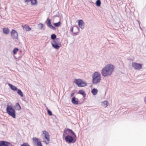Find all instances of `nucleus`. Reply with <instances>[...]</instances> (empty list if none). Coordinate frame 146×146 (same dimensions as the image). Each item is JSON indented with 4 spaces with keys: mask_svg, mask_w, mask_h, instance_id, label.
I'll return each mask as SVG.
<instances>
[{
    "mask_svg": "<svg viewBox=\"0 0 146 146\" xmlns=\"http://www.w3.org/2000/svg\"><path fill=\"white\" fill-rule=\"evenodd\" d=\"M63 138L68 143L72 144L76 142L77 137L76 134L72 129L66 128L63 131Z\"/></svg>",
    "mask_w": 146,
    "mask_h": 146,
    "instance_id": "obj_1",
    "label": "nucleus"
},
{
    "mask_svg": "<svg viewBox=\"0 0 146 146\" xmlns=\"http://www.w3.org/2000/svg\"><path fill=\"white\" fill-rule=\"evenodd\" d=\"M114 69L113 66L108 64L106 65L102 69L101 74L104 77L110 76L111 75Z\"/></svg>",
    "mask_w": 146,
    "mask_h": 146,
    "instance_id": "obj_2",
    "label": "nucleus"
},
{
    "mask_svg": "<svg viewBox=\"0 0 146 146\" xmlns=\"http://www.w3.org/2000/svg\"><path fill=\"white\" fill-rule=\"evenodd\" d=\"M6 110V113L9 116L14 119L16 118V110L14 105L10 102L7 104Z\"/></svg>",
    "mask_w": 146,
    "mask_h": 146,
    "instance_id": "obj_3",
    "label": "nucleus"
},
{
    "mask_svg": "<svg viewBox=\"0 0 146 146\" xmlns=\"http://www.w3.org/2000/svg\"><path fill=\"white\" fill-rule=\"evenodd\" d=\"M41 135L43 137L44 140L42 141L46 145L48 144L50 141V135L48 133L46 130H44L42 131Z\"/></svg>",
    "mask_w": 146,
    "mask_h": 146,
    "instance_id": "obj_4",
    "label": "nucleus"
},
{
    "mask_svg": "<svg viewBox=\"0 0 146 146\" xmlns=\"http://www.w3.org/2000/svg\"><path fill=\"white\" fill-rule=\"evenodd\" d=\"M92 77V82H100L101 79L100 73L97 72L93 74Z\"/></svg>",
    "mask_w": 146,
    "mask_h": 146,
    "instance_id": "obj_5",
    "label": "nucleus"
},
{
    "mask_svg": "<svg viewBox=\"0 0 146 146\" xmlns=\"http://www.w3.org/2000/svg\"><path fill=\"white\" fill-rule=\"evenodd\" d=\"M32 140L35 146H43L41 140L39 138L33 137Z\"/></svg>",
    "mask_w": 146,
    "mask_h": 146,
    "instance_id": "obj_6",
    "label": "nucleus"
},
{
    "mask_svg": "<svg viewBox=\"0 0 146 146\" xmlns=\"http://www.w3.org/2000/svg\"><path fill=\"white\" fill-rule=\"evenodd\" d=\"M71 99L72 102L74 105L82 104V103H80V101L75 96L73 97Z\"/></svg>",
    "mask_w": 146,
    "mask_h": 146,
    "instance_id": "obj_7",
    "label": "nucleus"
},
{
    "mask_svg": "<svg viewBox=\"0 0 146 146\" xmlns=\"http://www.w3.org/2000/svg\"><path fill=\"white\" fill-rule=\"evenodd\" d=\"M47 26L50 29L54 30H56V28L54 27L51 24V20L48 18L45 22Z\"/></svg>",
    "mask_w": 146,
    "mask_h": 146,
    "instance_id": "obj_8",
    "label": "nucleus"
},
{
    "mask_svg": "<svg viewBox=\"0 0 146 146\" xmlns=\"http://www.w3.org/2000/svg\"><path fill=\"white\" fill-rule=\"evenodd\" d=\"M132 67L135 69L139 70L142 68V65L140 63H133L132 64Z\"/></svg>",
    "mask_w": 146,
    "mask_h": 146,
    "instance_id": "obj_9",
    "label": "nucleus"
},
{
    "mask_svg": "<svg viewBox=\"0 0 146 146\" xmlns=\"http://www.w3.org/2000/svg\"><path fill=\"white\" fill-rule=\"evenodd\" d=\"M11 37L13 39H17L18 37L17 32L15 30L12 29L11 32Z\"/></svg>",
    "mask_w": 146,
    "mask_h": 146,
    "instance_id": "obj_10",
    "label": "nucleus"
},
{
    "mask_svg": "<svg viewBox=\"0 0 146 146\" xmlns=\"http://www.w3.org/2000/svg\"><path fill=\"white\" fill-rule=\"evenodd\" d=\"M51 43L52 47L56 49H58L61 46V43H57L55 41L52 42Z\"/></svg>",
    "mask_w": 146,
    "mask_h": 146,
    "instance_id": "obj_11",
    "label": "nucleus"
},
{
    "mask_svg": "<svg viewBox=\"0 0 146 146\" xmlns=\"http://www.w3.org/2000/svg\"><path fill=\"white\" fill-rule=\"evenodd\" d=\"M11 142L5 140L0 141V146H9Z\"/></svg>",
    "mask_w": 146,
    "mask_h": 146,
    "instance_id": "obj_12",
    "label": "nucleus"
},
{
    "mask_svg": "<svg viewBox=\"0 0 146 146\" xmlns=\"http://www.w3.org/2000/svg\"><path fill=\"white\" fill-rule=\"evenodd\" d=\"M25 3L26 4H28L30 2H31V4L32 5H34L37 4V0H24Z\"/></svg>",
    "mask_w": 146,
    "mask_h": 146,
    "instance_id": "obj_13",
    "label": "nucleus"
},
{
    "mask_svg": "<svg viewBox=\"0 0 146 146\" xmlns=\"http://www.w3.org/2000/svg\"><path fill=\"white\" fill-rule=\"evenodd\" d=\"M7 84L8 85L11 90L14 91H16L18 89L16 86H14L12 84H10L9 83H6V84Z\"/></svg>",
    "mask_w": 146,
    "mask_h": 146,
    "instance_id": "obj_14",
    "label": "nucleus"
},
{
    "mask_svg": "<svg viewBox=\"0 0 146 146\" xmlns=\"http://www.w3.org/2000/svg\"><path fill=\"white\" fill-rule=\"evenodd\" d=\"M74 31L73 34V36H75L77 35V34L79 33L80 31V29L79 27L76 26H74Z\"/></svg>",
    "mask_w": 146,
    "mask_h": 146,
    "instance_id": "obj_15",
    "label": "nucleus"
},
{
    "mask_svg": "<svg viewBox=\"0 0 146 146\" xmlns=\"http://www.w3.org/2000/svg\"><path fill=\"white\" fill-rule=\"evenodd\" d=\"M14 107L15 110H17L19 111L21 109V107L18 102L16 103L15 105L14 106Z\"/></svg>",
    "mask_w": 146,
    "mask_h": 146,
    "instance_id": "obj_16",
    "label": "nucleus"
},
{
    "mask_svg": "<svg viewBox=\"0 0 146 146\" xmlns=\"http://www.w3.org/2000/svg\"><path fill=\"white\" fill-rule=\"evenodd\" d=\"M76 85L80 87H84L87 85V83H75Z\"/></svg>",
    "mask_w": 146,
    "mask_h": 146,
    "instance_id": "obj_17",
    "label": "nucleus"
},
{
    "mask_svg": "<svg viewBox=\"0 0 146 146\" xmlns=\"http://www.w3.org/2000/svg\"><path fill=\"white\" fill-rule=\"evenodd\" d=\"M78 25L79 27L82 29L84 28V23L82 20L80 19L78 21Z\"/></svg>",
    "mask_w": 146,
    "mask_h": 146,
    "instance_id": "obj_18",
    "label": "nucleus"
},
{
    "mask_svg": "<svg viewBox=\"0 0 146 146\" xmlns=\"http://www.w3.org/2000/svg\"><path fill=\"white\" fill-rule=\"evenodd\" d=\"M22 27L23 29L27 31H30L31 30V28L29 26L27 25H25Z\"/></svg>",
    "mask_w": 146,
    "mask_h": 146,
    "instance_id": "obj_19",
    "label": "nucleus"
},
{
    "mask_svg": "<svg viewBox=\"0 0 146 146\" xmlns=\"http://www.w3.org/2000/svg\"><path fill=\"white\" fill-rule=\"evenodd\" d=\"M77 93L78 94L81 95L83 96L86 95L85 92L82 89L79 90Z\"/></svg>",
    "mask_w": 146,
    "mask_h": 146,
    "instance_id": "obj_20",
    "label": "nucleus"
},
{
    "mask_svg": "<svg viewBox=\"0 0 146 146\" xmlns=\"http://www.w3.org/2000/svg\"><path fill=\"white\" fill-rule=\"evenodd\" d=\"M16 91L17 94L21 97H23L24 94L21 89L18 88Z\"/></svg>",
    "mask_w": 146,
    "mask_h": 146,
    "instance_id": "obj_21",
    "label": "nucleus"
},
{
    "mask_svg": "<svg viewBox=\"0 0 146 146\" xmlns=\"http://www.w3.org/2000/svg\"><path fill=\"white\" fill-rule=\"evenodd\" d=\"M3 33L5 35H8L9 33V30L8 28H4L3 29Z\"/></svg>",
    "mask_w": 146,
    "mask_h": 146,
    "instance_id": "obj_22",
    "label": "nucleus"
},
{
    "mask_svg": "<svg viewBox=\"0 0 146 146\" xmlns=\"http://www.w3.org/2000/svg\"><path fill=\"white\" fill-rule=\"evenodd\" d=\"M91 92L94 96H95L97 94L98 90L97 89L94 88L91 90Z\"/></svg>",
    "mask_w": 146,
    "mask_h": 146,
    "instance_id": "obj_23",
    "label": "nucleus"
},
{
    "mask_svg": "<svg viewBox=\"0 0 146 146\" xmlns=\"http://www.w3.org/2000/svg\"><path fill=\"white\" fill-rule=\"evenodd\" d=\"M38 27L40 29L44 30L45 29V27L41 23H40L38 25Z\"/></svg>",
    "mask_w": 146,
    "mask_h": 146,
    "instance_id": "obj_24",
    "label": "nucleus"
},
{
    "mask_svg": "<svg viewBox=\"0 0 146 146\" xmlns=\"http://www.w3.org/2000/svg\"><path fill=\"white\" fill-rule=\"evenodd\" d=\"M108 104L109 103L108 101L105 100L102 102V105L105 107H107L108 106Z\"/></svg>",
    "mask_w": 146,
    "mask_h": 146,
    "instance_id": "obj_25",
    "label": "nucleus"
},
{
    "mask_svg": "<svg viewBox=\"0 0 146 146\" xmlns=\"http://www.w3.org/2000/svg\"><path fill=\"white\" fill-rule=\"evenodd\" d=\"M46 110L48 115H49L50 116H52L53 115L52 114V112L49 109H48V108H46Z\"/></svg>",
    "mask_w": 146,
    "mask_h": 146,
    "instance_id": "obj_26",
    "label": "nucleus"
},
{
    "mask_svg": "<svg viewBox=\"0 0 146 146\" xmlns=\"http://www.w3.org/2000/svg\"><path fill=\"white\" fill-rule=\"evenodd\" d=\"M96 5L98 7H100L101 5V1L100 0H97L96 2Z\"/></svg>",
    "mask_w": 146,
    "mask_h": 146,
    "instance_id": "obj_27",
    "label": "nucleus"
},
{
    "mask_svg": "<svg viewBox=\"0 0 146 146\" xmlns=\"http://www.w3.org/2000/svg\"><path fill=\"white\" fill-rule=\"evenodd\" d=\"M19 50L18 48H16L13 49V52L14 54H17V52Z\"/></svg>",
    "mask_w": 146,
    "mask_h": 146,
    "instance_id": "obj_28",
    "label": "nucleus"
},
{
    "mask_svg": "<svg viewBox=\"0 0 146 146\" xmlns=\"http://www.w3.org/2000/svg\"><path fill=\"white\" fill-rule=\"evenodd\" d=\"M73 82H84L81 79H75Z\"/></svg>",
    "mask_w": 146,
    "mask_h": 146,
    "instance_id": "obj_29",
    "label": "nucleus"
},
{
    "mask_svg": "<svg viewBox=\"0 0 146 146\" xmlns=\"http://www.w3.org/2000/svg\"><path fill=\"white\" fill-rule=\"evenodd\" d=\"M56 35L54 34H52L51 35V38L53 40L54 39L56 38Z\"/></svg>",
    "mask_w": 146,
    "mask_h": 146,
    "instance_id": "obj_30",
    "label": "nucleus"
},
{
    "mask_svg": "<svg viewBox=\"0 0 146 146\" xmlns=\"http://www.w3.org/2000/svg\"><path fill=\"white\" fill-rule=\"evenodd\" d=\"M36 87H38V88H41V89L43 88V87H44L43 86H41L40 83H36Z\"/></svg>",
    "mask_w": 146,
    "mask_h": 146,
    "instance_id": "obj_31",
    "label": "nucleus"
},
{
    "mask_svg": "<svg viewBox=\"0 0 146 146\" xmlns=\"http://www.w3.org/2000/svg\"><path fill=\"white\" fill-rule=\"evenodd\" d=\"M76 93V91L75 90H73L72 92L70 94V98L71 99L73 97H74V96L75 95V93Z\"/></svg>",
    "mask_w": 146,
    "mask_h": 146,
    "instance_id": "obj_32",
    "label": "nucleus"
},
{
    "mask_svg": "<svg viewBox=\"0 0 146 146\" xmlns=\"http://www.w3.org/2000/svg\"><path fill=\"white\" fill-rule=\"evenodd\" d=\"M54 25L55 27H58L60 25L61 23L60 21H59L57 23H54Z\"/></svg>",
    "mask_w": 146,
    "mask_h": 146,
    "instance_id": "obj_33",
    "label": "nucleus"
},
{
    "mask_svg": "<svg viewBox=\"0 0 146 146\" xmlns=\"http://www.w3.org/2000/svg\"><path fill=\"white\" fill-rule=\"evenodd\" d=\"M20 146H30V145L27 143L24 142Z\"/></svg>",
    "mask_w": 146,
    "mask_h": 146,
    "instance_id": "obj_34",
    "label": "nucleus"
},
{
    "mask_svg": "<svg viewBox=\"0 0 146 146\" xmlns=\"http://www.w3.org/2000/svg\"><path fill=\"white\" fill-rule=\"evenodd\" d=\"M53 41L57 43H60V39L58 38H56V39H54L53 40Z\"/></svg>",
    "mask_w": 146,
    "mask_h": 146,
    "instance_id": "obj_35",
    "label": "nucleus"
},
{
    "mask_svg": "<svg viewBox=\"0 0 146 146\" xmlns=\"http://www.w3.org/2000/svg\"><path fill=\"white\" fill-rule=\"evenodd\" d=\"M86 95H85L84 96H83V98L82 99V101L81 102H80V103H82V104L84 103V101L86 99Z\"/></svg>",
    "mask_w": 146,
    "mask_h": 146,
    "instance_id": "obj_36",
    "label": "nucleus"
},
{
    "mask_svg": "<svg viewBox=\"0 0 146 146\" xmlns=\"http://www.w3.org/2000/svg\"><path fill=\"white\" fill-rule=\"evenodd\" d=\"M74 30V26L73 27H71L70 29V31L71 32H72V33H73H73L74 32H73Z\"/></svg>",
    "mask_w": 146,
    "mask_h": 146,
    "instance_id": "obj_37",
    "label": "nucleus"
},
{
    "mask_svg": "<svg viewBox=\"0 0 146 146\" xmlns=\"http://www.w3.org/2000/svg\"><path fill=\"white\" fill-rule=\"evenodd\" d=\"M144 101L145 102V104H146V96L144 98Z\"/></svg>",
    "mask_w": 146,
    "mask_h": 146,
    "instance_id": "obj_38",
    "label": "nucleus"
},
{
    "mask_svg": "<svg viewBox=\"0 0 146 146\" xmlns=\"http://www.w3.org/2000/svg\"><path fill=\"white\" fill-rule=\"evenodd\" d=\"M25 98H22V100H23L25 102H27V101L26 100H25Z\"/></svg>",
    "mask_w": 146,
    "mask_h": 146,
    "instance_id": "obj_39",
    "label": "nucleus"
},
{
    "mask_svg": "<svg viewBox=\"0 0 146 146\" xmlns=\"http://www.w3.org/2000/svg\"><path fill=\"white\" fill-rule=\"evenodd\" d=\"M9 146H14L13 145H12V144L11 143L10 145H9Z\"/></svg>",
    "mask_w": 146,
    "mask_h": 146,
    "instance_id": "obj_40",
    "label": "nucleus"
},
{
    "mask_svg": "<svg viewBox=\"0 0 146 146\" xmlns=\"http://www.w3.org/2000/svg\"><path fill=\"white\" fill-rule=\"evenodd\" d=\"M93 84H97L98 83H92Z\"/></svg>",
    "mask_w": 146,
    "mask_h": 146,
    "instance_id": "obj_41",
    "label": "nucleus"
},
{
    "mask_svg": "<svg viewBox=\"0 0 146 146\" xmlns=\"http://www.w3.org/2000/svg\"><path fill=\"white\" fill-rule=\"evenodd\" d=\"M88 83L92 84L91 83Z\"/></svg>",
    "mask_w": 146,
    "mask_h": 146,
    "instance_id": "obj_42",
    "label": "nucleus"
}]
</instances>
